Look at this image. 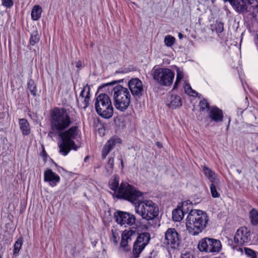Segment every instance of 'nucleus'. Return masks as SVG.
<instances>
[{"mask_svg":"<svg viewBox=\"0 0 258 258\" xmlns=\"http://www.w3.org/2000/svg\"><path fill=\"white\" fill-rule=\"evenodd\" d=\"M61 141L58 145L59 153L63 156L67 155L73 149L76 151L79 147L76 144L75 140L80 138L79 131L77 126H72L68 130L60 133Z\"/></svg>","mask_w":258,"mask_h":258,"instance_id":"f257e3e1","label":"nucleus"},{"mask_svg":"<svg viewBox=\"0 0 258 258\" xmlns=\"http://www.w3.org/2000/svg\"><path fill=\"white\" fill-rule=\"evenodd\" d=\"M50 115L52 132H61L72 123V119L66 109L55 108L51 110Z\"/></svg>","mask_w":258,"mask_h":258,"instance_id":"f03ea898","label":"nucleus"},{"mask_svg":"<svg viewBox=\"0 0 258 258\" xmlns=\"http://www.w3.org/2000/svg\"><path fill=\"white\" fill-rule=\"evenodd\" d=\"M134 207L136 213L147 221L152 220L158 215V208L151 200L139 199L135 203Z\"/></svg>","mask_w":258,"mask_h":258,"instance_id":"7ed1b4c3","label":"nucleus"},{"mask_svg":"<svg viewBox=\"0 0 258 258\" xmlns=\"http://www.w3.org/2000/svg\"><path fill=\"white\" fill-rule=\"evenodd\" d=\"M112 94L115 108L122 112L126 110L131 102V96L128 90L120 85H117L113 88Z\"/></svg>","mask_w":258,"mask_h":258,"instance_id":"20e7f679","label":"nucleus"},{"mask_svg":"<svg viewBox=\"0 0 258 258\" xmlns=\"http://www.w3.org/2000/svg\"><path fill=\"white\" fill-rule=\"evenodd\" d=\"M95 108L97 114L102 117L110 118L113 114L112 102L107 94L101 93L96 97Z\"/></svg>","mask_w":258,"mask_h":258,"instance_id":"39448f33","label":"nucleus"},{"mask_svg":"<svg viewBox=\"0 0 258 258\" xmlns=\"http://www.w3.org/2000/svg\"><path fill=\"white\" fill-rule=\"evenodd\" d=\"M142 196L140 191L126 182L121 183L116 192L117 197L124 199L134 204Z\"/></svg>","mask_w":258,"mask_h":258,"instance_id":"423d86ee","label":"nucleus"},{"mask_svg":"<svg viewBox=\"0 0 258 258\" xmlns=\"http://www.w3.org/2000/svg\"><path fill=\"white\" fill-rule=\"evenodd\" d=\"M152 75L160 84L167 86L172 84L174 78V73L171 70L156 67L153 68Z\"/></svg>","mask_w":258,"mask_h":258,"instance_id":"0eeeda50","label":"nucleus"},{"mask_svg":"<svg viewBox=\"0 0 258 258\" xmlns=\"http://www.w3.org/2000/svg\"><path fill=\"white\" fill-rule=\"evenodd\" d=\"M198 248L201 251L218 252L222 249V244L219 240L204 238L199 241Z\"/></svg>","mask_w":258,"mask_h":258,"instance_id":"6e6552de","label":"nucleus"},{"mask_svg":"<svg viewBox=\"0 0 258 258\" xmlns=\"http://www.w3.org/2000/svg\"><path fill=\"white\" fill-rule=\"evenodd\" d=\"M151 239L150 234L147 232L138 233L133 245V252L135 257H138L140 253L148 244Z\"/></svg>","mask_w":258,"mask_h":258,"instance_id":"1a4fd4ad","label":"nucleus"},{"mask_svg":"<svg viewBox=\"0 0 258 258\" xmlns=\"http://www.w3.org/2000/svg\"><path fill=\"white\" fill-rule=\"evenodd\" d=\"M208 217L206 212L195 210V235L201 233L207 227Z\"/></svg>","mask_w":258,"mask_h":258,"instance_id":"9d476101","label":"nucleus"},{"mask_svg":"<svg viewBox=\"0 0 258 258\" xmlns=\"http://www.w3.org/2000/svg\"><path fill=\"white\" fill-rule=\"evenodd\" d=\"M164 244L168 248L176 249L180 244L179 235L174 228H168L165 233Z\"/></svg>","mask_w":258,"mask_h":258,"instance_id":"9b49d317","label":"nucleus"},{"mask_svg":"<svg viewBox=\"0 0 258 258\" xmlns=\"http://www.w3.org/2000/svg\"><path fill=\"white\" fill-rule=\"evenodd\" d=\"M114 218L118 224L125 227L133 225L136 221L134 215L122 211L116 212L114 213Z\"/></svg>","mask_w":258,"mask_h":258,"instance_id":"f8f14e48","label":"nucleus"},{"mask_svg":"<svg viewBox=\"0 0 258 258\" xmlns=\"http://www.w3.org/2000/svg\"><path fill=\"white\" fill-rule=\"evenodd\" d=\"M137 235V231L134 227L124 230L121 234L120 247L126 251L130 250L131 247L129 245L136 239Z\"/></svg>","mask_w":258,"mask_h":258,"instance_id":"ddd939ff","label":"nucleus"},{"mask_svg":"<svg viewBox=\"0 0 258 258\" xmlns=\"http://www.w3.org/2000/svg\"><path fill=\"white\" fill-rule=\"evenodd\" d=\"M251 239V233L250 230L245 227L239 228L234 236V242L237 244L241 245L250 242Z\"/></svg>","mask_w":258,"mask_h":258,"instance_id":"4468645a","label":"nucleus"},{"mask_svg":"<svg viewBox=\"0 0 258 258\" xmlns=\"http://www.w3.org/2000/svg\"><path fill=\"white\" fill-rule=\"evenodd\" d=\"M128 86L133 96L139 97L142 95L143 85L142 81L138 78L132 79L128 82Z\"/></svg>","mask_w":258,"mask_h":258,"instance_id":"2eb2a0df","label":"nucleus"},{"mask_svg":"<svg viewBox=\"0 0 258 258\" xmlns=\"http://www.w3.org/2000/svg\"><path fill=\"white\" fill-rule=\"evenodd\" d=\"M90 101V87L86 85L82 90L79 97L77 98L78 105L82 108H86Z\"/></svg>","mask_w":258,"mask_h":258,"instance_id":"dca6fc26","label":"nucleus"},{"mask_svg":"<svg viewBox=\"0 0 258 258\" xmlns=\"http://www.w3.org/2000/svg\"><path fill=\"white\" fill-rule=\"evenodd\" d=\"M44 181L49 183L51 186H55L60 181L59 176L50 169H46L44 172Z\"/></svg>","mask_w":258,"mask_h":258,"instance_id":"f3484780","label":"nucleus"},{"mask_svg":"<svg viewBox=\"0 0 258 258\" xmlns=\"http://www.w3.org/2000/svg\"><path fill=\"white\" fill-rule=\"evenodd\" d=\"M208 116L215 122L223 120V113L221 109L216 106L210 107L208 109Z\"/></svg>","mask_w":258,"mask_h":258,"instance_id":"a211bd4d","label":"nucleus"},{"mask_svg":"<svg viewBox=\"0 0 258 258\" xmlns=\"http://www.w3.org/2000/svg\"><path fill=\"white\" fill-rule=\"evenodd\" d=\"M119 139L112 138L105 143L102 150V158L104 159L106 158L109 153L114 148L116 143L119 142Z\"/></svg>","mask_w":258,"mask_h":258,"instance_id":"6ab92c4d","label":"nucleus"},{"mask_svg":"<svg viewBox=\"0 0 258 258\" xmlns=\"http://www.w3.org/2000/svg\"><path fill=\"white\" fill-rule=\"evenodd\" d=\"M229 2L233 9L238 12L244 13L247 11V3L245 0H224Z\"/></svg>","mask_w":258,"mask_h":258,"instance_id":"aec40b11","label":"nucleus"},{"mask_svg":"<svg viewBox=\"0 0 258 258\" xmlns=\"http://www.w3.org/2000/svg\"><path fill=\"white\" fill-rule=\"evenodd\" d=\"M203 170L205 176L208 178L211 183H215L216 185L220 184V180L218 176L214 171L206 166H203Z\"/></svg>","mask_w":258,"mask_h":258,"instance_id":"412c9836","label":"nucleus"},{"mask_svg":"<svg viewBox=\"0 0 258 258\" xmlns=\"http://www.w3.org/2000/svg\"><path fill=\"white\" fill-rule=\"evenodd\" d=\"M167 106L171 109H176L181 106L182 102L180 97L177 95H171L167 102Z\"/></svg>","mask_w":258,"mask_h":258,"instance_id":"4be33fe9","label":"nucleus"},{"mask_svg":"<svg viewBox=\"0 0 258 258\" xmlns=\"http://www.w3.org/2000/svg\"><path fill=\"white\" fill-rule=\"evenodd\" d=\"M232 248L234 251L239 252L241 253H242L244 250L245 254L250 256L251 258H258V257L255 256L254 251L250 248L244 247L243 249L242 247L238 246H232Z\"/></svg>","mask_w":258,"mask_h":258,"instance_id":"5701e85b","label":"nucleus"},{"mask_svg":"<svg viewBox=\"0 0 258 258\" xmlns=\"http://www.w3.org/2000/svg\"><path fill=\"white\" fill-rule=\"evenodd\" d=\"M179 206L184 214H192V211L194 210V205L192 202L190 201L187 200L183 201Z\"/></svg>","mask_w":258,"mask_h":258,"instance_id":"b1692460","label":"nucleus"},{"mask_svg":"<svg viewBox=\"0 0 258 258\" xmlns=\"http://www.w3.org/2000/svg\"><path fill=\"white\" fill-rule=\"evenodd\" d=\"M42 12V8L39 5L34 6L31 13L32 20L33 21L38 20L41 16Z\"/></svg>","mask_w":258,"mask_h":258,"instance_id":"393cba45","label":"nucleus"},{"mask_svg":"<svg viewBox=\"0 0 258 258\" xmlns=\"http://www.w3.org/2000/svg\"><path fill=\"white\" fill-rule=\"evenodd\" d=\"M19 125L23 135H28L30 133L29 124L27 120L24 118L19 119Z\"/></svg>","mask_w":258,"mask_h":258,"instance_id":"a878e982","label":"nucleus"},{"mask_svg":"<svg viewBox=\"0 0 258 258\" xmlns=\"http://www.w3.org/2000/svg\"><path fill=\"white\" fill-rule=\"evenodd\" d=\"M186 230L189 233L194 235V215L189 213L185 222Z\"/></svg>","mask_w":258,"mask_h":258,"instance_id":"bb28decb","label":"nucleus"},{"mask_svg":"<svg viewBox=\"0 0 258 258\" xmlns=\"http://www.w3.org/2000/svg\"><path fill=\"white\" fill-rule=\"evenodd\" d=\"M184 213L180 209L179 206L172 211V219L173 221L176 222H180L183 218Z\"/></svg>","mask_w":258,"mask_h":258,"instance_id":"cd10ccee","label":"nucleus"},{"mask_svg":"<svg viewBox=\"0 0 258 258\" xmlns=\"http://www.w3.org/2000/svg\"><path fill=\"white\" fill-rule=\"evenodd\" d=\"M184 74L183 70L179 68H176V78L174 85L173 89H176L181 80L183 78Z\"/></svg>","mask_w":258,"mask_h":258,"instance_id":"c85d7f7f","label":"nucleus"},{"mask_svg":"<svg viewBox=\"0 0 258 258\" xmlns=\"http://www.w3.org/2000/svg\"><path fill=\"white\" fill-rule=\"evenodd\" d=\"M175 38L170 35H168L164 38V42L167 47H171L175 43Z\"/></svg>","mask_w":258,"mask_h":258,"instance_id":"c756f323","label":"nucleus"},{"mask_svg":"<svg viewBox=\"0 0 258 258\" xmlns=\"http://www.w3.org/2000/svg\"><path fill=\"white\" fill-rule=\"evenodd\" d=\"M27 86L28 88L30 90L31 94L34 96H35L36 95L37 90L34 81L32 79L29 80L27 83Z\"/></svg>","mask_w":258,"mask_h":258,"instance_id":"7c9ffc66","label":"nucleus"},{"mask_svg":"<svg viewBox=\"0 0 258 258\" xmlns=\"http://www.w3.org/2000/svg\"><path fill=\"white\" fill-rule=\"evenodd\" d=\"M249 214L251 223L254 225L257 224L258 223V211L253 209L250 212Z\"/></svg>","mask_w":258,"mask_h":258,"instance_id":"2f4dec72","label":"nucleus"},{"mask_svg":"<svg viewBox=\"0 0 258 258\" xmlns=\"http://www.w3.org/2000/svg\"><path fill=\"white\" fill-rule=\"evenodd\" d=\"M23 243V240L21 238H19L15 243L13 254L17 255L21 248Z\"/></svg>","mask_w":258,"mask_h":258,"instance_id":"473e14b6","label":"nucleus"},{"mask_svg":"<svg viewBox=\"0 0 258 258\" xmlns=\"http://www.w3.org/2000/svg\"><path fill=\"white\" fill-rule=\"evenodd\" d=\"M40 40V38L37 31L33 32L30 37V43L32 45H34L35 44L37 43Z\"/></svg>","mask_w":258,"mask_h":258,"instance_id":"72a5a7b5","label":"nucleus"},{"mask_svg":"<svg viewBox=\"0 0 258 258\" xmlns=\"http://www.w3.org/2000/svg\"><path fill=\"white\" fill-rule=\"evenodd\" d=\"M219 185H216L215 183H212L210 185V191L213 198H219L220 197V194L217 190V186Z\"/></svg>","mask_w":258,"mask_h":258,"instance_id":"f704fd0d","label":"nucleus"},{"mask_svg":"<svg viewBox=\"0 0 258 258\" xmlns=\"http://www.w3.org/2000/svg\"><path fill=\"white\" fill-rule=\"evenodd\" d=\"M183 88L184 90V92L186 94L190 96H193L194 90L191 88L190 85L186 81H184L183 84Z\"/></svg>","mask_w":258,"mask_h":258,"instance_id":"c9c22d12","label":"nucleus"},{"mask_svg":"<svg viewBox=\"0 0 258 258\" xmlns=\"http://www.w3.org/2000/svg\"><path fill=\"white\" fill-rule=\"evenodd\" d=\"M119 239V234L118 231L116 230H112L111 240L113 241L114 244H116L118 243Z\"/></svg>","mask_w":258,"mask_h":258,"instance_id":"e433bc0d","label":"nucleus"},{"mask_svg":"<svg viewBox=\"0 0 258 258\" xmlns=\"http://www.w3.org/2000/svg\"><path fill=\"white\" fill-rule=\"evenodd\" d=\"M118 185L119 181L117 178H115L110 183V187L112 190H114L116 192V190L118 188Z\"/></svg>","mask_w":258,"mask_h":258,"instance_id":"4c0bfd02","label":"nucleus"},{"mask_svg":"<svg viewBox=\"0 0 258 258\" xmlns=\"http://www.w3.org/2000/svg\"><path fill=\"white\" fill-rule=\"evenodd\" d=\"M209 104L207 102V100L203 99L202 100H200L199 102V107L200 108L201 110H204L206 109H208L209 108L208 107Z\"/></svg>","mask_w":258,"mask_h":258,"instance_id":"58836bf2","label":"nucleus"},{"mask_svg":"<svg viewBox=\"0 0 258 258\" xmlns=\"http://www.w3.org/2000/svg\"><path fill=\"white\" fill-rule=\"evenodd\" d=\"M3 5L7 8H11L13 5V0H2Z\"/></svg>","mask_w":258,"mask_h":258,"instance_id":"ea45409f","label":"nucleus"},{"mask_svg":"<svg viewBox=\"0 0 258 258\" xmlns=\"http://www.w3.org/2000/svg\"><path fill=\"white\" fill-rule=\"evenodd\" d=\"M107 166H108V168L110 169V171L113 169V166H114V158L111 157L109 159L108 163H107Z\"/></svg>","mask_w":258,"mask_h":258,"instance_id":"a19ab883","label":"nucleus"},{"mask_svg":"<svg viewBox=\"0 0 258 258\" xmlns=\"http://www.w3.org/2000/svg\"><path fill=\"white\" fill-rule=\"evenodd\" d=\"M216 29V31L218 33L222 32V31L223 30V23H219L217 24Z\"/></svg>","mask_w":258,"mask_h":258,"instance_id":"79ce46f5","label":"nucleus"},{"mask_svg":"<svg viewBox=\"0 0 258 258\" xmlns=\"http://www.w3.org/2000/svg\"><path fill=\"white\" fill-rule=\"evenodd\" d=\"M122 81V80H118V81H112L111 82H109V83H106L105 86H109V85H114L115 84H116L117 83H119V82H121Z\"/></svg>","mask_w":258,"mask_h":258,"instance_id":"37998d69","label":"nucleus"},{"mask_svg":"<svg viewBox=\"0 0 258 258\" xmlns=\"http://www.w3.org/2000/svg\"><path fill=\"white\" fill-rule=\"evenodd\" d=\"M194 256L192 254H190L189 253H184L183 254L181 258H193Z\"/></svg>","mask_w":258,"mask_h":258,"instance_id":"c03bdc74","label":"nucleus"},{"mask_svg":"<svg viewBox=\"0 0 258 258\" xmlns=\"http://www.w3.org/2000/svg\"><path fill=\"white\" fill-rule=\"evenodd\" d=\"M254 42L257 48L258 49V34L255 35Z\"/></svg>","mask_w":258,"mask_h":258,"instance_id":"a18cd8bd","label":"nucleus"},{"mask_svg":"<svg viewBox=\"0 0 258 258\" xmlns=\"http://www.w3.org/2000/svg\"><path fill=\"white\" fill-rule=\"evenodd\" d=\"M106 173H107V175L111 174L113 171V169H112L110 171V169L109 168H108V166H106Z\"/></svg>","mask_w":258,"mask_h":258,"instance_id":"49530a36","label":"nucleus"},{"mask_svg":"<svg viewBox=\"0 0 258 258\" xmlns=\"http://www.w3.org/2000/svg\"><path fill=\"white\" fill-rule=\"evenodd\" d=\"M76 67L78 68H81L82 67V63L81 61H78L76 62Z\"/></svg>","mask_w":258,"mask_h":258,"instance_id":"de8ad7c7","label":"nucleus"},{"mask_svg":"<svg viewBox=\"0 0 258 258\" xmlns=\"http://www.w3.org/2000/svg\"><path fill=\"white\" fill-rule=\"evenodd\" d=\"M156 145L157 146L159 147V148H162V145L161 143L160 142H157L156 143Z\"/></svg>","mask_w":258,"mask_h":258,"instance_id":"09e8293b","label":"nucleus"},{"mask_svg":"<svg viewBox=\"0 0 258 258\" xmlns=\"http://www.w3.org/2000/svg\"><path fill=\"white\" fill-rule=\"evenodd\" d=\"M194 93H195V97L196 96V97H198V98L199 99H200V96H199V94L196 92V91L194 92Z\"/></svg>","mask_w":258,"mask_h":258,"instance_id":"8fccbe9b","label":"nucleus"},{"mask_svg":"<svg viewBox=\"0 0 258 258\" xmlns=\"http://www.w3.org/2000/svg\"><path fill=\"white\" fill-rule=\"evenodd\" d=\"M178 37H179V39H181L183 37L182 34L181 33H179L178 34Z\"/></svg>","mask_w":258,"mask_h":258,"instance_id":"3c124183","label":"nucleus"},{"mask_svg":"<svg viewBox=\"0 0 258 258\" xmlns=\"http://www.w3.org/2000/svg\"><path fill=\"white\" fill-rule=\"evenodd\" d=\"M201 199V198H197V199L199 200V201L196 202L195 201V203H199Z\"/></svg>","mask_w":258,"mask_h":258,"instance_id":"603ef678","label":"nucleus"},{"mask_svg":"<svg viewBox=\"0 0 258 258\" xmlns=\"http://www.w3.org/2000/svg\"><path fill=\"white\" fill-rule=\"evenodd\" d=\"M211 1L213 3L215 0H211Z\"/></svg>","mask_w":258,"mask_h":258,"instance_id":"864d4df0","label":"nucleus"},{"mask_svg":"<svg viewBox=\"0 0 258 258\" xmlns=\"http://www.w3.org/2000/svg\"><path fill=\"white\" fill-rule=\"evenodd\" d=\"M0 258H2V255L0 254Z\"/></svg>","mask_w":258,"mask_h":258,"instance_id":"5fc2aeb1","label":"nucleus"}]
</instances>
